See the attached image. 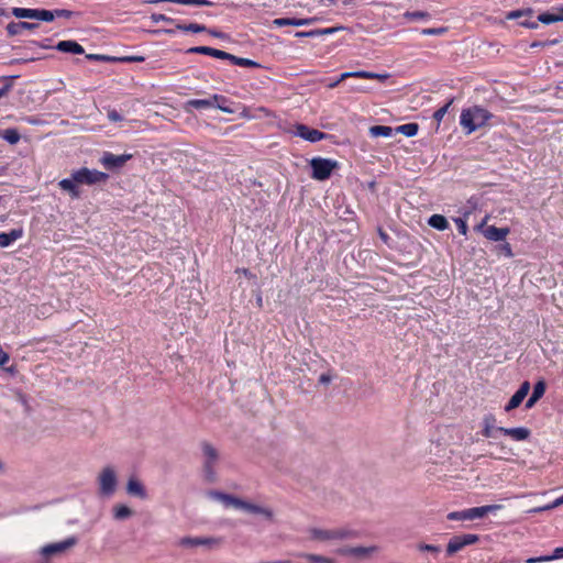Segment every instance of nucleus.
<instances>
[{
    "mask_svg": "<svg viewBox=\"0 0 563 563\" xmlns=\"http://www.w3.org/2000/svg\"><path fill=\"white\" fill-rule=\"evenodd\" d=\"M319 380H320V383L328 384L331 380V378L329 375L322 374L320 376Z\"/></svg>",
    "mask_w": 563,
    "mask_h": 563,
    "instance_id": "774afa93",
    "label": "nucleus"
},
{
    "mask_svg": "<svg viewBox=\"0 0 563 563\" xmlns=\"http://www.w3.org/2000/svg\"><path fill=\"white\" fill-rule=\"evenodd\" d=\"M190 5H212V2L209 0H190Z\"/></svg>",
    "mask_w": 563,
    "mask_h": 563,
    "instance_id": "bf43d9fd",
    "label": "nucleus"
},
{
    "mask_svg": "<svg viewBox=\"0 0 563 563\" xmlns=\"http://www.w3.org/2000/svg\"><path fill=\"white\" fill-rule=\"evenodd\" d=\"M545 384L540 380L534 385L533 393L526 402L527 408H532L534 404L544 395Z\"/></svg>",
    "mask_w": 563,
    "mask_h": 563,
    "instance_id": "b1692460",
    "label": "nucleus"
},
{
    "mask_svg": "<svg viewBox=\"0 0 563 563\" xmlns=\"http://www.w3.org/2000/svg\"><path fill=\"white\" fill-rule=\"evenodd\" d=\"M190 108L209 109V108H211V103L209 102V98L208 99H191V100L187 101L185 104L186 111H189Z\"/></svg>",
    "mask_w": 563,
    "mask_h": 563,
    "instance_id": "2f4dec72",
    "label": "nucleus"
},
{
    "mask_svg": "<svg viewBox=\"0 0 563 563\" xmlns=\"http://www.w3.org/2000/svg\"><path fill=\"white\" fill-rule=\"evenodd\" d=\"M273 24L278 26V27H282V26H286V25H291L294 26V19H289V18H279V19H275L273 21Z\"/></svg>",
    "mask_w": 563,
    "mask_h": 563,
    "instance_id": "49530a36",
    "label": "nucleus"
},
{
    "mask_svg": "<svg viewBox=\"0 0 563 563\" xmlns=\"http://www.w3.org/2000/svg\"><path fill=\"white\" fill-rule=\"evenodd\" d=\"M493 118V114L481 106H472L462 110L460 124L465 134L470 135L476 130L484 128Z\"/></svg>",
    "mask_w": 563,
    "mask_h": 563,
    "instance_id": "f257e3e1",
    "label": "nucleus"
},
{
    "mask_svg": "<svg viewBox=\"0 0 563 563\" xmlns=\"http://www.w3.org/2000/svg\"><path fill=\"white\" fill-rule=\"evenodd\" d=\"M224 495H225V494L220 493V492H217V490L210 492V493L208 494L209 498H211V499H213V500H216V501H219V503H221L222 497H224Z\"/></svg>",
    "mask_w": 563,
    "mask_h": 563,
    "instance_id": "5fc2aeb1",
    "label": "nucleus"
},
{
    "mask_svg": "<svg viewBox=\"0 0 563 563\" xmlns=\"http://www.w3.org/2000/svg\"><path fill=\"white\" fill-rule=\"evenodd\" d=\"M396 132L401 133L408 137H412L418 133L417 123H407L396 128Z\"/></svg>",
    "mask_w": 563,
    "mask_h": 563,
    "instance_id": "473e14b6",
    "label": "nucleus"
},
{
    "mask_svg": "<svg viewBox=\"0 0 563 563\" xmlns=\"http://www.w3.org/2000/svg\"><path fill=\"white\" fill-rule=\"evenodd\" d=\"M538 21L543 24H551L563 21V9H559L553 12L541 13L538 15Z\"/></svg>",
    "mask_w": 563,
    "mask_h": 563,
    "instance_id": "5701e85b",
    "label": "nucleus"
},
{
    "mask_svg": "<svg viewBox=\"0 0 563 563\" xmlns=\"http://www.w3.org/2000/svg\"><path fill=\"white\" fill-rule=\"evenodd\" d=\"M119 484L118 472L114 466L107 465L97 475L98 494L109 498L117 492Z\"/></svg>",
    "mask_w": 563,
    "mask_h": 563,
    "instance_id": "f03ea898",
    "label": "nucleus"
},
{
    "mask_svg": "<svg viewBox=\"0 0 563 563\" xmlns=\"http://www.w3.org/2000/svg\"><path fill=\"white\" fill-rule=\"evenodd\" d=\"M37 9L13 8L12 14L16 19H35Z\"/></svg>",
    "mask_w": 563,
    "mask_h": 563,
    "instance_id": "c756f323",
    "label": "nucleus"
},
{
    "mask_svg": "<svg viewBox=\"0 0 563 563\" xmlns=\"http://www.w3.org/2000/svg\"><path fill=\"white\" fill-rule=\"evenodd\" d=\"M9 354L0 350V366H4L9 362Z\"/></svg>",
    "mask_w": 563,
    "mask_h": 563,
    "instance_id": "052dcab7",
    "label": "nucleus"
},
{
    "mask_svg": "<svg viewBox=\"0 0 563 563\" xmlns=\"http://www.w3.org/2000/svg\"><path fill=\"white\" fill-rule=\"evenodd\" d=\"M313 35H316V33L313 31H310V32H297L296 33V36H298V37L313 36Z\"/></svg>",
    "mask_w": 563,
    "mask_h": 563,
    "instance_id": "69168bd1",
    "label": "nucleus"
},
{
    "mask_svg": "<svg viewBox=\"0 0 563 563\" xmlns=\"http://www.w3.org/2000/svg\"><path fill=\"white\" fill-rule=\"evenodd\" d=\"M529 14H530V12H528V13H523V12H521V11H512V12H510V13L508 14V19H510V20L519 19V18H521V16L529 15Z\"/></svg>",
    "mask_w": 563,
    "mask_h": 563,
    "instance_id": "13d9d810",
    "label": "nucleus"
},
{
    "mask_svg": "<svg viewBox=\"0 0 563 563\" xmlns=\"http://www.w3.org/2000/svg\"><path fill=\"white\" fill-rule=\"evenodd\" d=\"M312 19H294V26H303L311 24Z\"/></svg>",
    "mask_w": 563,
    "mask_h": 563,
    "instance_id": "6e6d98bb",
    "label": "nucleus"
},
{
    "mask_svg": "<svg viewBox=\"0 0 563 563\" xmlns=\"http://www.w3.org/2000/svg\"><path fill=\"white\" fill-rule=\"evenodd\" d=\"M310 166L313 179L325 180L338 167V162L330 158L314 157L310 161Z\"/></svg>",
    "mask_w": 563,
    "mask_h": 563,
    "instance_id": "423d86ee",
    "label": "nucleus"
},
{
    "mask_svg": "<svg viewBox=\"0 0 563 563\" xmlns=\"http://www.w3.org/2000/svg\"><path fill=\"white\" fill-rule=\"evenodd\" d=\"M53 14H54V19L55 18H65V19H69L73 16V12L69 11V10H64V9H58V10H54L53 11Z\"/></svg>",
    "mask_w": 563,
    "mask_h": 563,
    "instance_id": "09e8293b",
    "label": "nucleus"
},
{
    "mask_svg": "<svg viewBox=\"0 0 563 563\" xmlns=\"http://www.w3.org/2000/svg\"><path fill=\"white\" fill-rule=\"evenodd\" d=\"M530 390L529 382H523L519 389L515 393V395L510 398L508 404L505 407L506 411H511L515 408L519 407L523 399L527 397Z\"/></svg>",
    "mask_w": 563,
    "mask_h": 563,
    "instance_id": "4468645a",
    "label": "nucleus"
},
{
    "mask_svg": "<svg viewBox=\"0 0 563 563\" xmlns=\"http://www.w3.org/2000/svg\"><path fill=\"white\" fill-rule=\"evenodd\" d=\"M500 433L510 437L515 441H525L530 437V430L525 427L499 428Z\"/></svg>",
    "mask_w": 563,
    "mask_h": 563,
    "instance_id": "dca6fc26",
    "label": "nucleus"
},
{
    "mask_svg": "<svg viewBox=\"0 0 563 563\" xmlns=\"http://www.w3.org/2000/svg\"><path fill=\"white\" fill-rule=\"evenodd\" d=\"M294 134L311 143L322 141L327 137L325 133L305 124H296Z\"/></svg>",
    "mask_w": 563,
    "mask_h": 563,
    "instance_id": "f8f14e48",
    "label": "nucleus"
},
{
    "mask_svg": "<svg viewBox=\"0 0 563 563\" xmlns=\"http://www.w3.org/2000/svg\"><path fill=\"white\" fill-rule=\"evenodd\" d=\"M404 18L409 21H420L427 20L429 18V14L424 11L406 12L404 14Z\"/></svg>",
    "mask_w": 563,
    "mask_h": 563,
    "instance_id": "58836bf2",
    "label": "nucleus"
},
{
    "mask_svg": "<svg viewBox=\"0 0 563 563\" xmlns=\"http://www.w3.org/2000/svg\"><path fill=\"white\" fill-rule=\"evenodd\" d=\"M354 536V533L346 528H333V529H321L311 528L309 529V538L311 540L328 542V541H340L346 540Z\"/></svg>",
    "mask_w": 563,
    "mask_h": 563,
    "instance_id": "7ed1b4c3",
    "label": "nucleus"
},
{
    "mask_svg": "<svg viewBox=\"0 0 563 563\" xmlns=\"http://www.w3.org/2000/svg\"><path fill=\"white\" fill-rule=\"evenodd\" d=\"M463 548H464V543L462 542L461 537L457 536L450 540L446 550H448V553L451 555V554H454L457 551L462 550Z\"/></svg>",
    "mask_w": 563,
    "mask_h": 563,
    "instance_id": "c9c22d12",
    "label": "nucleus"
},
{
    "mask_svg": "<svg viewBox=\"0 0 563 563\" xmlns=\"http://www.w3.org/2000/svg\"><path fill=\"white\" fill-rule=\"evenodd\" d=\"M449 520H468L466 509L462 511H453L448 515Z\"/></svg>",
    "mask_w": 563,
    "mask_h": 563,
    "instance_id": "a18cd8bd",
    "label": "nucleus"
},
{
    "mask_svg": "<svg viewBox=\"0 0 563 563\" xmlns=\"http://www.w3.org/2000/svg\"><path fill=\"white\" fill-rule=\"evenodd\" d=\"M201 450L203 455L205 477L208 482H214L217 477L214 465L219 460V453L214 446L207 442L202 443Z\"/></svg>",
    "mask_w": 563,
    "mask_h": 563,
    "instance_id": "39448f33",
    "label": "nucleus"
},
{
    "mask_svg": "<svg viewBox=\"0 0 563 563\" xmlns=\"http://www.w3.org/2000/svg\"><path fill=\"white\" fill-rule=\"evenodd\" d=\"M77 542L78 539L71 536L63 541L44 545L43 548H41L40 553L45 558L58 555L75 547Z\"/></svg>",
    "mask_w": 563,
    "mask_h": 563,
    "instance_id": "1a4fd4ad",
    "label": "nucleus"
},
{
    "mask_svg": "<svg viewBox=\"0 0 563 563\" xmlns=\"http://www.w3.org/2000/svg\"><path fill=\"white\" fill-rule=\"evenodd\" d=\"M213 541L210 539H201V538H183L179 541V544L185 548L197 547V545H207L212 543Z\"/></svg>",
    "mask_w": 563,
    "mask_h": 563,
    "instance_id": "c85d7f7f",
    "label": "nucleus"
},
{
    "mask_svg": "<svg viewBox=\"0 0 563 563\" xmlns=\"http://www.w3.org/2000/svg\"><path fill=\"white\" fill-rule=\"evenodd\" d=\"M0 136L10 144H16L20 141V134L15 129H7L2 133L0 132Z\"/></svg>",
    "mask_w": 563,
    "mask_h": 563,
    "instance_id": "f704fd0d",
    "label": "nucleus"
},
{
    "mask_svg": "<svg viewBox=\"0 0 563 563\" xmlns=\"http://www.w3.org/2000/svg\"><path fill=\"white\" fill-rule=\"evenodd\" d=\"M122 60H126V62H143L144 57H142V56H130V57L122 58Z\"/></svg>",
    "mask_w": 563,
    "mask_h": 563,
    "instance_id": "e2e57ef3",
    "label": "nucleus"
},
{
    "mask_svg": "<svg viewBox=\"0 0 563 563\" xmlns=\"http://www.w3.org/2000/svg\"><path fill=\"white\" fill-rule=\"evenodd\" d=\"M369 134L373 137H391L394 134V129L386 125H374L369 128Z\"/></svg>",
    "mask_w": 563,
    "mask_h": 563,
    "instance_id": "bb28decb",
    "label": "nucleus"
},
{
    "mask_svg": "<svg viewBox=\"0 0 563 563\" xmlns=\"http://www.w3.org/2000/svg\"><path fill=\"white\" fill-rule=\"evenodd\" d=\"M561 558H563V548H556L554 550L553 555H551V556L529 559L527 562L528 563H537V562L550 561V560L561 559Z\"/></svg>",
    "mask_w": 563,
    "mask_h": 563,
    "instance_id": "4c0bfd02",
    "label": "nucleus"
},
{
    "mask_svg": "<svg viewBox=\"0 0 563 563\" xmlns=\"http://www.w3.org/2000/svg\"><path fill=\"white\" fill-rule=\"evenodd\" d=\"M239 511H242V512L249 514V515H253V516L261 518L263 520H266V521L274 520L273 509L264 503L242 499L240 507H239Z\"/></svg>",
    "mask_w": 563,
    "mask_h": 563,
    "instance_id": "20e7f679",
    "label": "nucleus"
},
{
    "mask_svg": "<svg viewBox=\"0 0 563 563\" xmlns=\"http://www.w3.org/2000/svg\"><path fill=\"white\" fill-rule=\"evenodd\" d=\"M335 31V29H324V30H321V31H313L317 34H331Z\"/></svg>",
    "mask_w": 563,
    "mask_h": 563,
    "instance_id": "338daca9",
    "label": "nucleus"
},
{
    "mask_svg": "<svg viewBox=\"0 0 563 563\" xmlns=\"http://www.w3.org/2000/svg\"><path fill=\"white\" fill-rule=\"evenodd\" d=\"M35 19L45 22H51L54 20V14L53 11L37 9Z\"/></svg>",
    "mask_w": 563,
    "mask_h": 563,
    "instance_id": "79ce46f5",
    "label": "nucleus"
},
{
    "mask_svg": "<svg viewBox=\"0 0 563 563\" xmlns=\"http://www.w3.org/2000/svg\"><path fill=\"white\" fill-rule=\"evenodd\" d=\"M86 57L91 60H102V62L115 60L114 57H110L107 55H100V54H88V55H86Z\"/></svg>",
    "mask_w": 563,
    "mask_h": 563,
    "instance_id": "de8ad7c7",
    "label": "nucleus"
},
{
    "mask_svg": "<svg viewBox=\"0 0 563 563\" xmlns=\"http://www.w3.org/2000/svg\"><path fill=\"white\" fill-rule=\"evenodd\" d=\"M488 219L489 216H486L477 225H475L474 230L481 232L489 241H504L509 234L510 230L508 228H496L494 225H487Z\"/></svg>",
    "mask_w": 563,
    "mask_h": 563,
    "instance_id": "0eeeda50",
    "label": "nucleus"
},
{
    "mask_svg": "<svg viewBox=\"0 0 563 563\" xmlns=\"http://www.w3.org/2000/svg\"><path fill=\"white\" fill-rule=\"evenodd\" d=\"M56 48L63 53H70V54H78V55L85 53V49L80 44H78L75 41H70V40L58 42L56 45Z\"/></svg>",
    "mask_w": 563,
    "mask_h": 563,
    "instance_id": "412c9836",
    "label": "nucleus"
},
{
    "mask_svg": "<svg viewBox=\"0 0 563 563\" xmlns=\"http://www.w3.org/2000/svg\"><path fill=\"white\" fill-rule=\"evenodd\" d=\"M445 32V29L438 27V29H423L421 33L423 35H441Z\"/></svg>",
    "mask_w": 563,
    "mask_h": 563,
    "instance_id": "3c124183",
    "label": "nucleus"
},
{
    "mask_svg": "<svg viewBox=\"0 0 563 563\" xmlns=\"http://www.w3.org/2000/svg\"><path fill=\"white\" fill-rule=\"evenodd\" d=\"M350 77H358V78L376 79L379 81H385L389 77V75L388 74H376V73L364 71V70L341 74V80H344Z\"/></svg>",
    "mask_w": 563,
    "mask_h": 563,
    "instance_id": "f3484780",
    "label": "nucleus"
},
{
    "mask_svg": "<svg viewBox=\"0 0 563 563\" xmlns=\"http://www.w3.org/2000/svg\"><path fill=\"white\" fill-rule=\"evenodd\" d=\"M378 552V547H344L336 550V553L345 556H353L357 560L368 559Z\"/></svg>",
    "mask_w": 563,
    "mask_h": 563,
    "instance_id": "9d476101",
    "label": "nucleus"
},
{
    "mask_svg": "<svg viewBox=\"0 0 563 563\" xmlns=\"http://www.w3.org/2000/svg\"><path fill=\"white\" fill-rule=\"evenodd\" d=\"M420 550H422V551H431V552H439L440 551V549L438 547L431 545V544L421 545Z\"/></svg>",
    "mask_w": 563,
    "mask_h": 563,
    "instance_id": "680f3d73",
    "label": "nucleus"
},
{
    "mask_svg": "<svg viewBox=\"0 0 563 563\" xmlns=\"http://www.w3.org/2000/svg\"><path fill=\"white\" fill-rule=\"evenodd\" d=\"M301 556L310 563H335L333 559L323 555L302 554Z\"/></svg>",
    "mask_w": 563,
    "mask_h": 563,
    "instance_id": "e433bc0d",
    "label": "nucleus"
},
{
    "mask_svg": "<svg viewBox=\"0 0 563 563\" xmlns=\"http://www.w3.org/2000/svg\"><path fill=\"white\" fill-rule=\"evenodd\" d=\"M76 184H78V183L76 180H74V177L71 176V178H69V179L68 178L62 179L58 185L63 190L69 192L73 198H78L79 190L77 189Z\"/></svg>",
    "mask_w": 563,
    "mask_h": 563,
    "instance_id": "393cba45",
    "label": "nucleus"
},
{
    "mask_svg": "<svg viewBox=\"0 0 563 563\" xmlns=\"http://www.w3.org/2000/svg\"><path fill=\"white\" fill-rule=\"evenodd\" d=\"M153 20L155 22H173V20L164 14H154Z\"/></svg>",
    "mask_w": 563,
    "mask_h": 563,
    "instance_id": "4d7b16f0",
    "label": "nucleus"
},
{
    "mask_svg": "<svg viewBox=\"0 0 563 563\" xmlns=\"http://www.w3.org/2000/svg\"><path fill=\"white\" fill-rule=\"evenodd\" d=\"M468 216V212L464 213L463 218H456L454 219V222L457 227V230L461 234L466 235L467 234V224H466V218Z\"/></svg>",
    "mask_w": 563,
    "mask_h": 563,
    "instance_id": "a19ab883",
    "label": "nucleus"
},
{
    "mask_svg": "<svg viewBox=\"0 0 563 563\" xmlns=\"http://www.w3.org/2000/svg\"><path fill=\"white\" fill-rule=\"evenodd\" d=\"M227 59L230 60L231 63H233L234 65H239V66L254 65V63L252 60L246 59V58L236 57L232 54H229V57H227Z\"/></svg>",
    "mask_w": 563,
    "mask_h": 563,
    "instance_id": "37998d69",
    "label": "nucleus"
},
{
    "mask_svg": "<svg viewBox=\"0 0 563 563\" xmlns=\"http://www.w3.org/2000/svg\"><path fill=\"white\" fill-rule=\"evenodd\" d=\"M561 505H563V495L560 496L559 498H556L551 505H548V506H544L542 508H539L538 511H540V510H550V509L556 508V507H559Z\"/></svg>",
    "mask_w": 563,
    "mask_h": 563,
    "instance_id": "603ef678",
    "label": "nucleus"
},
{
    "mask_svg": "<svg viewBox=\"0 0 563 563\" xmlns=\"http://www.w3.org/2000/svg\"><path fill=\"white\" fill-rule=\"evenodd\" d=\"M176 27L181 31H190L195 33L206 31V27L203 25L197 23H190L188 25L177 24Z\"/></svg>",
    "mask_w": 563,
    "mask_h": 563,
    "instance_id": "ea45409f",
    "label": "nucleus"
},
{
    "mask_svg": "<svg viewBox=\"0 0 563 563\" xmlns=\"http://www.w3.org/2000/svg\"><path fill=\"white\" fill-rule=\"evenodd\" d=\"M484 428H483V435L489 439H497V433H500L499 428L495 426V417L494 416H486L483 420Z\"/></svg>",
    "mask_w": 563,
    "mask_h": 563,
    "instance_id": "aec40b11",
    "label": "nucleus"
},
{
    "mask_svg": "<svg viewBox=\"0 0 563 563\" xmlns=\"http://www.w3.org/2000/svg\"><path fill=\"white\" fill-rule=\"evenodd\" d=\"M131 158L132 154L115 155L111 152H104L100 158V163L104 168L114 170L123 167Z\"/></svg>",
    "mask_w": 563,
    "mask_h": 563,
    "instance_id": "9b49d317",
    "label": "nucleus"
},
{
    "mask_svg": "<svg viewBox=\"0 0 563 563\" xmlns=\"http://www.w3.org/2000/svg\"><path fill=\"white\" fill-rule=\"evenodd\" d=\"M452 104V100L449 101L446 104H444L443 107H441L440 109H438L434 114H433V118L438 121V122H441L442 119L444 118V115L446 114L450 106Z\"/></svg>",
    "mask_w": 563,
    "mask_h": 563,
    "instance_id": "c03bdc74",
    "label": "nucleus"
},
{
    "mask_svg": "<svg viewBox=\"0 0 563 563\" xmlns=\"http://www.w3.org/2000/svg\"><path fill=\"white\" fill-rule=\"evenodd\" d=\"M74 180H76L78 184H86V185H95L100 183H106L109 178L108 174L97 170V169H88V168H80L75 172H73Z\"/></svg>",
    "mask_w": 563,
    "mask_h": 563,
    "instance_id": "6e6552de",
    "label": "nucleus"
},
{
    "mask_svg": "<svg viewBox=\"0 0 563 563\" xmlns=\"http://www.w3.org/2000/svg\"><path fill=\"white\" fill-rule=\"evenodd\" d=\"M241 500H242V498L225 494L224 497H222L221 504L225 508H233V509L239 510Z\"/></svg>",
    "mask_w": 563,
    "mask_h": 563,
    "instance_id": "72a5a7b5",
    "label": "nucleus"
},
{
    "mask_svg": "<svg viewBox=\"0 0 563 563\" xmlns=\"http://www.w3.org/2000/svg\"><path fill=\"white\" fill-rule=\"evenodd\" d=\"M521 25H525L527 27H531V29H534L538 26V23L537 22H528L527 20H523L520 22Z\"/></svg>",
    "mask_w": 563,
    "mask_h": 563,
    "instance_id": "0e129e2a",
    "label": "nucleus"
},
{
    "mask_svg": "<svg viewBox=\"0 0 563 563\" xmlns=\"http://www.w3.org/2000/svg\"><path fill=\"white\" fill-rule=\"evenodd\" d=\"M108 118L110 121H113V122H118V121H121L122 120V117L119 112H117L115 110H111L108 112Z\"/></svg>",
    "mask_w": 563,
    "mask_h": 563,
    "instance_id": "864d4df0",
    "label": "nucleus"
},
{
    "mask_svg": "<svg viewBox=\"0 0 563 563\" xmlns=\"http://www.w3.org/2000/svg\"><path fill=\"white\" fill-rule=\"evenodd\" d=\"M460 537L462 539V542L464 543V547L468 545V544H473L478 540V537L476 534H464V536H460Z\"/></svg>",
    "mask_w": 563,
    "mask_h": 563,
    "instance_id": "8fccbe9b",
    "label": "nucleus"
},
{
    "mask_svg": "<svg viewBox=\"0 0 563 563\" xmlns=\"http://www.w3.org/2000/svg\"><path fill=\"white\" fill-rule=\"evenodd\" d=\"M133 514L132 509L125 505H115L113 507V516L118 520H124L131 517Z\"/></svg>",
    "mask_w": 563,
    "mask_h": 563,
    "instance_id": "7c9ffc66",
    "label": "nucleus"
},
{
    "mask_svg": "<svg viewBox=\"0 0 563 563\" xmlns=\"http://www.w3.org/2000/svg\"><path fill=\"white\" fill-rule=\"evenodd\" d=\"M187 52L210 55L212 57L220 58V59H227V57H229V53H227L224 51L217 49V48L208 47V46L191 47Z\"/></svg>",
    "mask_w": 563,
    "mask_h": 563,
    "instance_id": "a211bd4d",
    "label": "nucleus"
},
{
    "mask_svg": "<svg viewBox=\"0 0 563 563\" xmlns=\"http://www.w3.org/2000/svg\"><path fill=\"white\" fill-rule=\"evenodd\" d=\"M500 508H501L500 505H487V506H482V507L470 508V509H466L467 519L474 520V519L483 518L487 514L499 510Z\"/></svg>",
    "mask_w": 563,
    "mask_h": 563,
    "instance_id": "2eb2a0df",
    "label": "nucleus"
},
{
    "mask_svg": "<svg viewBox=\"0 0 563 563\" xmlns=\"http://www.w3.org/2000/svg\"><path fill=\"white\" fill-rule=\"evenodd\" d=\"M37 27V24L30 22H11L7 25V32L9 35L21 34L23 30H33Z\"/></svg>",
    "mask_w": 563,
    "mask_h": 563,
    "instance_id": "4be33fe9",
    "label": "nucleus"
},
{
    "mask_svg": "<svg viewBox=\"0 0 563 563\" xmlns=\"http://www.w3.org/2000/svg\"><path fill=\"white\" fill-rule=\"evenodd\" d=\"M428 223L437 229V230H440V231H443L445 229H448L449 227V223H448V220L441 216V214H433L429 218V221Z\"/></svg>",
    "mask_w": 563,
    "mask_h": 563,
    "instance_id": "cd10ccee",
    "label": "nucleus"
},
{
    "mask_svg": "<svg viewBox=\"0 0 563 563\" xmlns=\"http://www.w3.org/2000/svg\"><path fill=\"white\" fill-rule=\"evenodd\" d=\"M125 489L128 495L139 499L144 500L148 496L145 485L136 476H130L128 478Z\"/></svg>",
    "mask_w": 563,
    "mask_h": 563,
    "instance_id": "ddd939ff",
    "label": "nucleus"
},
{
    "mask_svg": "<svg viewBox=\"0 0 563 563\" xmlns=\"http://www.w3.org/2000/svg\"><path fill=\"white\" fill-rule=\"evenodd\" d=\"M23 236L22 229H13L10 232L0 233V247H8Z\"/></svg>",
    "mask_w": 563,
    "mask_h": 563,
    "instance_id": "6ab92c4d",
    "label": "nucleus"
},
{
    "mask_svg": "<svg viewBox=\"0 0 563 563\" xmlns=\"http://www.w3.org/2000/svg\"><path fill=\"white\" fill-rule=\"evenodd\" d=\"M209 102L211 103V108L220 109L221 111H223L225 113L233 112V110L225 104L227 99L223 96L213 95L209 98Z\"/></svg>",
    "mask_w": 563,
    "mask_h": 563,
    "instance_id": "a878e982",
    "label": "nucleus"
}]
</instances>
